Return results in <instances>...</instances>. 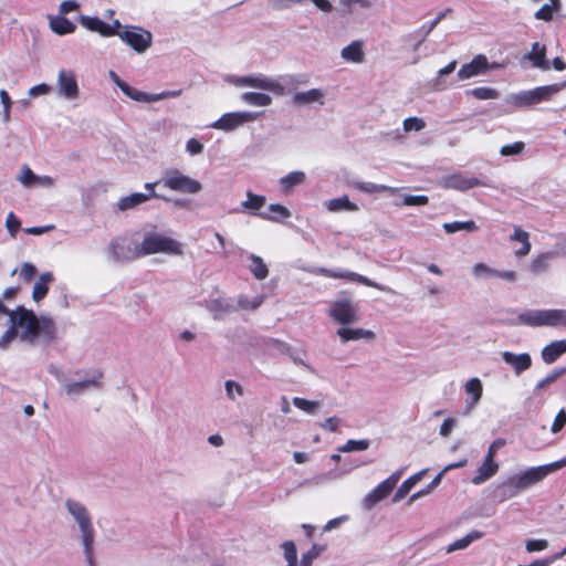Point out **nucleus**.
<instances>
[{
  "instance_id": "obj_24",
  "label": "nucleus",
  "mask_w": 566,
  "mask_h": 566,
  "mask_svg": "<svg viewBox=\"0 0 566 566\" xmlns=\"http://www.w3.org/2000/svg\"><path fill=\"white\" fill-rule=\"evenodd\" d=\"M527 59L532 61L535 67L544 71L549 69V63L546 60V46L541 45L538 42L533 43L532 51L527 54Z\"/></svg>"
},
{
  "instance_id": "obj_18",
  "label": "nucleus",
  "mask_w": 566,
  "mask_h": 566,
  "mask_svg": "<svg viewBox=\"0 0 566 566\" xmlns=\"http://www.w3.org/2000/svg\"><path fill=\"white\" fill-rule=\"evenodd\" d=\"M447 186L451 189L465 191L483 184L475 177H464L461 174H454L447 178Z\"/></svg>"
},
{
  "instance_id": "obj_57",
  "label": "nucleus",
  "mask_w": 566,
  "mask_h": 566,
  "mask_svg": "<svg viewBox=\"0 0 566 566\" xmlns=\"http://www.w3.org/2000/svg\"><path fill=\"white\" fill-rule=\"evenodd\" d=\"M405 206H426L429 202V198L423 195H408L402 200Z\"/></svg>"
},
{
  "instance_id": "obj_47",
  "label": "nucleus",
  "mask_w": 566,
  "mask_h": 566,
  "mask_svg": "<svg viewBox=\"0 0 566 566\" xmlns=\"http://www.w3.org/2000/svg\"><path fill=\"white\" fill-rule=\"evenodd\" d=\"M282 548L284 552V558L286 559L287 564H297V549L295 546V543L293 541H285L282 544Z\"/></svg>"
},
{
  "instance_id": "obj_51",
  "label": "nucleus",
  "mask_w": 566,
  "mask_h": 566,
  "mask_svg": "<svg viewBox=\"0 0 566 566\" xmlns=\"http://www.w3.org/2000/svg\"><path fill=\"white\" fill-rule=\"evenodd\" d=\"M36 273H38V270L32 263L24 262L21 264L19 276L25 283H29L34 279Z\"/></svg>"
},
{
  "instance_id": "obj_14",
  "label": "nucleus",
  "mask_w": 566,
  "mask_h": 566,
  "mask_svg": "<svg viewBox=\"0 0 566 566\" xmlns=\"http://www.w3.org/2000/svg\"><path fill=\"white\" fill-rule=\"evenodd\" d=\"M60 92L66 98H76L78 96V85L73 71L62 70L59 73Z\"/></svg>"
},
{
  "instance_id": "obj_36",
  "label": "nucleus",
  "mask_w": 566,
  "mask_h": 566,
  "mask_svg": "<svg viewBox=\"0 0 566 566\" xmlns=\"http://www.w3.org/2000/svg\"><path fill=\"white\" fill-rule=\"evenodd\" d=\"M249 259L251 261L249 269L253 276L256 280H264L269 275V269L262 258L251 254Z\"/></svg>"
},
{
  "instance_id": "obj_52",
  "label": "nucleus",
  "mask_w": 566,
  "mask_h": 566,
  "mask_svg": "<svg viewBox=\"0 0 566 566\" xmlns=\"http://www.w3.org/2000/svg\"><path fill=\"white\" fill-rule=\"evenodd\" d=\"M208 310L217 315L231 312L233 306L229 303H224L221 300H211L208 303Z\"/></svg>"
},
{
  "instance_id": "obj_5",
  "label": "nucleus",
  "mask_w": 566,
  "mask_h": 566,
  "mask_svg": "<svg viewBox=\"0 0 566 566\" xmlns=\"http://www.w3.org/2000/svg\"><path fill=\"white\" fill-rule=\"evenodd\" d=\"M163 186L177 192L181 193H198L202 190V185L200 181L184 175L177 168H170L165 171L163 178L160 179Z\"/></svg>"
},
{
  "instance_id": "obj_44",
  "label": "nucleus",
  "mask_w": 566,
  "mask_h": 566,
  "mask_svg": "<svg viewBox=\"0 0 566 566\" xmlns=\"http://www.w3.org/2000/svg\"><path fill=\"white\" fill-rule=\"evenodd\" d=\"M552 256H553L552 253L546 252V253H542V254L537 255L536 258H534L531 263V271L534 273H541V272L545 271L548 266V261Z\"/></svg>"
},
{
  "instance_id": "obj_64",
  "label": "nucleus",
  "mask_w": 566,
  "mask_h": 566,
  "mask_svg": "<svg viewBox=\"0 0 566 566\" xmlns=\"http://www.w3.org/2000/svg\"><path fill=\"white\" fill-rule=\"evenodd\" d=\"M506 444V441L505 439L503 438H497L495 439L490 446H489V449H488V453H486V457H490V458H495L496 455V452L499 451V449H501L502 447H504Z\"/></svg>"
},
{
  "instance_id": "obj_33",
  "label": "nucleus",
  "mask_w": 566,
  "mask_h": 566,
  "mask_svg": "<svg viewBox=\"0 0 566 566\" xmlns=\"http://www.w3.org/2000/svg\"><path fill=\"white\" fill-rule=\"evenodd\" d=\"M51 29L60 35L73 33L76 25L65 17H56L50 22Z\"/></svg>"
},
{
  "instance_id": "obj_35",
  "label": "nucleus",
  "mask_w": 566,
  "mask_h": 566,
  "mask_svg": "<svg viewBox=\"0 0 566 566\" xmlns=\"http://www.w3.org/2000/svg\"><path fill=\"white\" fill-rule=\"evenodd\" d=\"M511 240L518 241L522 247L515 251L517 256H525L531 251V243L528 233L521 228H515L514 233L511 235Z\"/></svg>"
},
{
  "instance_id": "obj_11",
  "label": "nucleus",
  "mask_w": 566,
  "mask_h": 566,
  "mask_svg": "<svg viewBox=\"0 0 566 566\" xmlns=\"http://www.w3.org/2000/svg\"><path fill=\"white\" fill-rule=\"evenodd\" d=\"M239 84L242 86L262 88L265 91L273 92L277 95L284 94V86L281 83L263 75L243 76L239 80Z\"/></svg>"
},
{
  "instance_id": "obj_25",
  "label": "nucleus",
  "mask_w": 566,
  "mask_h": 566,
  "mask_svg": "<svg viewBox=\"0 0 566 566\" xmlns=\"http://www.w3.org/2000/svg\"><path fill=\"white\" fill-rule=\"evenodd\" d=\"M337 335L340 337L343 342H349V340H357L360 338L365 339H374L375 333L369 329H363V328H347V327H340L337 331Z\"/></svg>"
},
{
  "instance_id": "obj_37",
  "label": "nucleus",
  "mask_w": 566,
  "mask_h": 566,
  "mask_svg": "<svg viewBox=\"0 0 566 566\" xmlns=\"http://www.w3.org/2000/svg\"><path fill=\"white\" fill-rule=\"evenodd\" d=\"M242 101L254 106H269L272 97L264 93L245 92L241 96Z\"/></svg>"
},
{
  "instance_id": "obj_23",
  "label": "nucleus",
  "mask_w": 566,
  "mask_h": 566,
  "mask_svg": "<svg viewBox=\"0 0 566 566\" xmlns=\"http://www.w3.org/2000/svg\"><path fill=\"white\" fill-rule=\"evenodd\" d=\"M54 280L51 272H44L40 275L38 281L34 283L32 291V298L36 303L41 302L49 292V284Z\"/></svg>"
},
{
  "instance_id": "obj_4",
  "label": "nucleus",
  "mask_w": 566,
  "mask_h": 566,
  "mask_svg": "<svg viewBox=\"0 0 566 566\" xmlns=\"http://www.w3.org/2000/svg\"><path fill=\"white\" fill-rule=\"evenodd\" d=\"M65 505L80 526L85 553L91 555L94 543V528L86 507L71 499L66 500Z\"/></svg>"
},
{
  "instance_id": "obj_42",
  "label": "nucleus",
  "mask_w": 566,
  "mask_h": 566,
  "mask_svg": "<svg viewBox=\"0 0 566 566\" xmlns=\"http://www.w3.org/2000/svg\"><path fill=\"white\" fill-rule=\"evenodd\" d=\"M549 327H566V310H549Z\"/></svg>"
},
{
  "instance_id": "obj_28",
  "label": "nucleus",
  "mask_w": 566,
  "mask_h": 566,
  "mask_svg": "<svg viewBox=\"0 0 566 566\" xmlns=\"http://www.w3.org/2000/svg\"><path fill=\"white\" fill-rule=\"evenodd\" d=\"M566 87V83H555L534 88V94L537 103L552 99V97Z\"/></svg>"
},
{
  "instance_id": "obj_49",
  "label": "nucleus",
  "mask_w": 566,
  "mask_h": 566,
  "mask_svg": "<svg viewBox=\"0 0 566 566\" xmlns=\"http://www.w3.org/2000/svg\"><path fill=\"white\" fill-rule=\"evenodd\" d=\"M293 405L307 413H315L318 408V403L316 401L300 397L293 398Z\"/></svg>"
},
{
  "instance_id": "obj_1",
  "label": "nucleus",
  "mask_w": 566,
  "mask_h": 566,
  "mask_svg": "<svg viewBox=\"0 0 566 566\" xmlns=\"http://www.w3.org/2000/svg\"><path fill=\"white\" fill-rule=\"evenodd\" d=\"M565 465L566 457L558 461L539 467H532L521 473L513 474L495 486L494 497L499 502L514 497Z\"/></svg>"
},
{
  "instance_id": "obj_17",
  "label": "nucleus",
  "mask_w": 566,
  "mask_h": 566,
  "mask_svg": "<svg viewBox=\"0 0 566 566\" xmlns=\"http://www.w3.org/2000/svg\"><path fill=\"white\" fill-rule=\"evenodd\" d=\"M103 371L95 369L91 373L90 377L82 381H75L66 385V392L69 395L82 394L86 388L93 386L99 388L102 386Z\"/></svg>"
},
{
  "instance_id": "obj_50",
  "label": "nucleus",
  "mask_w": 566,
  "mask_h": 566,
  "mask_svg": "<svg viewBox=\"0 0 566 566\" xmlns=\"http://www.w3.org/2000/svg\"><path fill=\"white\" fill-rule=\"evenodd\" d=\"M525 149V143L524 142H515L513 144H507L501 147L500 154L502 156H513L522 154Z\"/></svg>"
},
{
  "instance_id": "obj_30",
  "label": "nucleus",
  "mask_w": 566,
  "mask_h": 566,
  "mask_svg": "<svg viewBox=\"0 0 566 566\" xmlns=\"http://www.w3.org/2000/svg\"><path fill=\"white\" fill-rule=\"evenodd\" d=\"M149 200V196L142 192H134L129 196L123 197L117 202V207L120 211L133 209Z\"/></svg>"
},
{
  "instance_id": "obj_6",
  "label": "nucleus",
  "mask_w": 566,
  "mask_h": 566,
  "mask_svg": "<svg viewBox=\"0 0 566 566\" xmlns=\"http://www.w3.org/2000/svg\"><path fill=\"white\" fill-rule=\"evenodd\" d=\"M316 273L322 276H325V277L345 279L348 281H353V282L363 284L365 286L376 289L381 292L390 291L387 286H384V285L368 279L367 276H364V275L355 273V272H348V271H342V270L335 271V270H331V269H326V268H319L316 270Z\"/></svg>"
},
{
  "instance_id": "obj_12",
  "label": "nucleus",
  "mask_w": 566,
  "mask_h": 566,
  "mask_svg": "<svg viewBox=\"0 0 566 566\" xmlns=\"http://www.w3.org/2000/svg\"><path fill=\"white\" fill-rule=\"evenodd\" d=\"M111 251L118 262H128L140 258L138 244L132 248L125 239L114 240L111 243Z\"/></svg>"
},
{
  "instance_id": "obj_15",
  "label": "nucleus",
  "mask_w": 566,
  "mask_h": 566,
  "mask_svg": "<svg viewBox=\"0 0 566 566\" xmlns=\"http://www.w3.org/2000/svg\"><path fill=\"white\" fill-rule=\"evenodd\" d=\"M549 310H530L521 313L517 319L521 324L539 327L548 326Z\"/></svg>"
},
{
  "instance_id": "obj_22",
  "label": "nucleus",
  "mask_w": 566,
  "mask_h": 566,
  "mask_svg": "<svg viewBox=\"0 0 566 566\" xmlns=\"http://www.w3.org/2000/svg\"><path fill=\"white\" fill-rule=\"evenodd\" d=\"M499 471V464L493 458L485 457L482 465L479 468L478 474L472 479L473 484H481L491 479Z\"/></svg>"
},
{
  "instance_id": "obj_53",
  "label": "nucleus",
  "mask_w": 566,
  "mask_h": 566,
  "mask_svg": "<svg viewBox=\"0 0 566 566\" xmlns=\"http://www.w3.org/2000/svg\"><path fill=\"white\" fill-rule=\"evenodd\" d=\"M6 227L9 234L12 238H15L18 231L21 228V221L17 218V216L13 212H9L6 220Z\"/></svg>"
},
{
  "instance_id": "obj_43",
  "label": "nucleus",
  "mask_w": 566,
  "mask_h": 566,
  "mask_svg": "<svg viewBox=\"0 0 566 566\" xmlns=\"http://www.w3.org/2000/svg\"><path fill=\"white\" fill-rule=\"evenodd\" d=\"M324 551V545L313 544V546L302 555L300 566H312L313 560L317 558Z\"/></svg>"
},
{
  "instance_id": "obj_45",
  "label": "nucleus",
  "mask_w": 566,
  "mask_h": 566,
  "mask_svg": "<svg viewBox=\"0 0 566 566\" xmlns=\"http://www.w3.org/2000/svg\"><path fill=\"white\" fill-rule=\"evenodd\" d=\"M470 94L476 99H495L499 97V92L495 88L486 86L475 87Z\"/></svg>"
},
{
  "instance_id": "obj_20",
  "label": "nucleus",
  "mask_w": 566,
  "mask_h": 566,
  "mask_svg": "<svg viewBox=\"0 0 566 566\" xmlns=\"http://www.w3.org/2000/svg\"><path fill=\"white\" fill-rule=\"evenodd\" d=\"M78 21L84 28L92 32H97L102 36H112L113 31L108 27V23L97 17L81 15Z\"/></svg>"
},
{
  "instance_id": "obj_27",
  "label": "nucleus",
  "mask_w": 566,
  "mask_h": 566,
  "mask_svg": "<svg viewBox=\"0 0 566 566\" xmlns=\"http://www.w3.org/2000/svg\"><path fill=\"white\" fill-rule=\"evenodd\" d=\"M323 97L324 93L319 88H312L306 92L296 93L293 96V103L296 105H306L314 102H319L323 104Z\"/></svg>"
},
{
  "instance_id": "obj_21",
  "label": "nucleus",
  "mask_w": 566,
  "mask_h": 566,
  "mask_svg": "<svg viewBox=\"0 0 566 566\" xmlns=\"http://www.w3.org/2000/svg\"><path fill=\"white\" fill-rule=\"evenodd\" d=\"M566 353V339L554 340L542 349V358L546 364L555 363Z\"/></svg>"
},
{
  "instance_id": "obj_29",
  "label": "nucleus",
  "mask_w": 566,
  "mask_h": 566,
  "mask_svg": "<svg viewBox=\"0 0 566 566\" xmlns=\"http://www.w3.org/2000/svg\"><path fill=\"white\" fill-rule=\"evenodd\" d=\"M290 216V210L280 203H271L269 206V212L263 211L262 213H259L260 218L272 221H280L289 218Z\"/></svg>"
},
{
  "instance_id": "obj_3",
  "label": "nucleus",
  "mask_w": 566,
  "mask_h": 566,
  "mask_svg": "<svg viewBox=\"0 0 566 566\" xmlns=\"http://www.w3.org/2000/svg\"><path fill=\"white\" fill-rule=\"evenodd\" d=\"M138 249L140 258L156 253L182 254V248L178 241L156 232L147 233L138 244Z\"/></svg>"
},
{
  "instance_id": "obj_16",
  "label": "nucleus",
  "mask_w": 566,
  "mask_h": 566,
  "mask_svg": "<svg viewBox=\"0 0 566 566\" xmlns=\"http://www.w3.org/2000/svg\"><path fill=\"white\" fill-rule=\"evenodd\" d=\"M502 358L514 369L516 375L527 370L532 365L531 355L527 353L514 354L512 352H503Z\"/></svg>"
},
{
  "instance_id": "obj_60",
  "label": "nucleus",
  "mask_w": 566,
  "mask_h": 566,
  "mask_svg": "<svg viewBox=\"0 0 566 566\" xmlns=\"http://www.w3.org/2000/svg\"><path fill=\"white\" fill-rule=\"evenodd\" d=\"M566 423V411L564 409L559 410L556 415L554 422L552 424V432H559Z\"/></svg>"
},
{
  "instance_id": "obj_9",
  "label": "nucleus",
  "mask_w": 566,
  "mask_h": 566,
  "mask_svg": "<svg viewBox=\"0 0 566 566\" xmlns=\"http://www.w3.org/2000/svg\"><path fill=\"white\" fill-rule=\"evenodd\" d=\"M489 67L495 69L499 67L496 63L489 64V61L485 55L478 54L475 55L471 62L463 64L458 71V77L460 80H468L473 76L483 74Z\"/></svg>"
},
{
  "instance_id": "obj_31",
  "label": "nucleus",
  "mask_w": 566,
  "mask_h": 566,
  "mask_svg": "<svg viewBox=\"0 0 566 566\" xmlns=\"http://www.w3.org/2000/svg\"><path fill=\"white\" fill-rule=\"evenodd\" d=\"M326 207L332 212H338L342 210H346V211H357L358 210V206L355 202H352L349 200L348 196H346V195L343 197L331 199L326 203Z\"/></svg>"
},
{
  "instance_id": "obj_62",
  "label": "nucleus",
  "mask_w": 566,
  "mask_h": 566,
  "mask_svg": "<svg viewBox=\"0 0 566 566\" xmlns=\"http://www.w3.org/2000/svg\"><path fill=\"white\" fill-rule=\"evenodd\" d=\"M233 390H235L239 396L243 395V388L241 385H239L238 382H235L233 380H227L226 381V391H227V396L230 399H234Z\"/></svg>"
},
{
  "instance_id": "obj_56",
  "label": "nucleus",
  "mask_w": 566,
  "mask_h": 566,
  "mask_svg": "<svg viewBox=\"0 0 566 566\" xmlns=\"http://www.w3.org/2000/svg\"><path fill=\"white\" fill-rule=\"evenodd\" d=\"M357 188L359 190L364 191V192H367V193L382 192V191L390 190V188L387 187V186L376 185V184H373V182H361V184H358Z\"/></svg>"
},
{
  "instance_id": "obj_7",
  "label": "nucleus",
  "mask_w": 566,
  "mask_h": 566,
  "mask_svg": "<svg viewBox=\"0 0 566 566\" xmlns=\"http://www.w3.org/2000/svg\"><path fill=\"white\" fill-rule=\"evenodd\" d=\"M119 38L138 53L145 52L151 45V33L135 27H126Z\"/></svg>"
},
{
  "instance_id": "obj_10",
  "label": "nucleus",
  "mask_w": 566,
  "mask_h": 566,
  "mask_svg": "<svg viewBox=\"0 0 566 566\" xmlns=\"http://www.w3.org/2000/svg\"><path fill=\"white\" fill-rule=\"evenodd\" d=\"M256 118L255 114L249 112L242 113H227L223 114L217 122L212 124V127L221 130H233L247 122H252Z\"/></svg>"
},
{
  "instance_id": "obj_41",
  "label": "nucleus",
  "mask_w": 566,
  "mask_h": 566,
  "mask_svg": "<svg viewBox=\"0 0 566 566\" xmlns=\"http://www.w3.org/2000/svg\"><path fill=\"white\" fill-rule=\"evenodd\" d=\"M465 391L468 395L472 396L473 403L478 402L482 397L483 391L481 380L479 378H471L470 380H468V382L465 384Z\"/></svg>"
},
{
  "instance_id": "obj_26",
  "label": "nucleus",
  "mask_w": 566,
  "mask_h": 566,
  "mask_svg": "<svg viewBox=\"0 0 566 566\" xmlns=\"http://www.w3.org/2000/svg\"><path fill=\"white\" fill-rule=\"evenodd\" d=\"M265 201H266V199L264 196L253 193L252 191L249 190L247 192V200H244L241 203V206L244 210H247L251 214L259 217V213H262V211H260V210L264 207Z\"/></svg>"
},
{
  "instance_id": "obj_19",
  "label": "nucleus",
  "mask_w": 566,
  "mask_h": 566,
  "mask_svg": "<svg viewBox=\"0 0 566 566\" xmlns=\"http://www.w3.org/2000/svg\"><path fill=\"white\" fill-rule=\"evenodd\" d=\"M340 56L346 62L356 64L363 63L365 61L364 42L360 40L353 41L347 46L343 48Z\"/></svg>"
},
{
  "instance_id": "obj_61",
  "label": "nucleus",
  "mask_w": 566,
  "mask_h": 566,
  "mask_svg": "<svg viewBox=\"0 0 566 566\" xmlns=\"http://www.w3.org/2000/svg\"><path fill=\"white\" fill-rule=\"evenodd\" d=\"M186 149L190 155H198L202 153L203 145L197 138H190L186 144Z\"/></svg>"
},
{
  "instance_id": "obj_39",
  "label": "nucleus",
  "mask_w": 566,
  "mask_h": 566,
  "mask_svg": "<svg viewBox=\"0 0 566 566\" xmlns=\"http://www.w3.org/2000/svg\"><path fill=\"white\" fill-rule=\"evenodd\" d=\"M305 180V174L303 171H292L286 176L282 177L280 184L284 190H290L293 187L303 184Z\"/></svg>"
},
{
  "instance_id": "obj_48",
  "label": "nucleus",
  "mask_w": 566,
  "mask_h": 566,
  "mask_svg": "<svg viewBox=\"0 0 566 566\" xmlns=\"http://www.w3.org/2000/svg\"><path fill=\"white\" fill-rule=\"evenodd\" d=\"M557 10V4H544L534 14L535 19L549 22L554 18V12Z\"/></svg>"
},
{
  "instance_id": "obj_38",
  "label": "nucleus",
  "mask_w": 566,
  "mask_h": 566,
  "mask_svg": "<svg viewBox=\"0 0 566 566\" xmlns=\"http://www.w3.org/2000/svg\"><path fill=\"white\" fill-rule=\"evenodd\" d=\"M443 229L447 233H455L461 230L473 232L478 230V226L473 220L468 221H453L443 224Z\"/></svg>"
},
{
  "instance_id": "obj_34",
  "label": "nucleus",
  "mask_w": 566,
  "mask_h": 566,
  "mask_svg": "<svg viewBox=\"0 0 566 566\" xmlns=\"http://www.w3.org/2000/svg\"><path fill=\"white\" fill-rule=\"evenodd\" d=\"M423 474L424 471H420L405 480L402 484L398 488L394 501H399L403 499L411 491V489L422 479Z\"/></svg>"
},
{
  "instance_id": "obj_40",
  "label": "nucleus",
  "mask_w": 566,
  "mask_h": 566,
  "mask_svg": "<svg viewBox=\"0 0 566 566\" xmlns=\"http://www.w3.org/2000/svg\"><path fill=\"white\" fill-rule=\"evenodd\" d=\"M481 534L479 532H472L467 534L465 536L454 541L449 545L447 552L451 553L454 551H460L467 548L474 539L480 538Z\"/></svg>"
},
{
  "instance_id": "obj_55",
  "label": "nucleus",
  "mask_w": 566,
  "mask_h": 566,
  "mask_svg": "<svg viewBox=\"0 0 566 566\" xmlns=\"http://www.w3.org/2000/svg\"><path fill=\"white\" fill-rule=\"evenodd\" d=\"M424 126H426V122L419 117H408L403 120V130L405 132H411V130L419 132V130L423 129Z\"/></svg>"
},
{
  "instance_id": "obj_46",
  "label": "nucleus",
  "mask_w": 566,
  "mask_h": 566,
  "mask_svg": "<svg viewBox=\"0 0 566 566\" xmlns=\"http://www.w3.org/2000/svg\"><path fill=\"white\" fill-rule=\"evenodd\" d=\"M369 448V440H348L344 446L339 447L338 450L340 452H353V451H364Z\"/></svg>"
},
{
  "instance_id": "obj_63",
  "label": "nucleus",
  "mask_w": 566,
  "mask_h": 566,
  "mask_svg": "<svg viewBox=\"0 0 566 566\" xmlns=\"http://www.w3.org/2000/svg\"><path fill=\"white\" fill-rule=\"evenodd\" d=\"M566 555V547L557 553L553 558L548 559V558H545V559H536L534 560L533 563H531L530 565H520V566H548L551 563H553L554 560L556 559H559L562 557H564Z\"/></svg>"
},
{
  "instance_id": "obj_2",
  "label": "nucleus",
  "mask_w": 566,
  "mask_h": 566,
  "mask_svg": "<svg viewBox=\"0 0 566 566\" xmlns=\"http://www.w3.org/2000/svg\"><path fill=\"white\" fill-rule=\"evenodd\" d=\"M10 324L20 333L21 340L33 344L38 337L46 343L56 339V325L51 317H38L32 310L19 305L11 313Z\"/></svg>"
},
{
  "instance_id": "obj_13",
  "label": "nucleus",
  "mask_w": 566,
  "mask_h": 566,
  "mask_svg": "<svg viewBox=\"0 0 566 566\" xmlns=\"http://www.w3.org/2000/svg\"><path fill=\"white\" fill-rule=\"evenodd\" d=\"M399 480V474H392L385 481L380 482L367 496L366 502L368 506L375 505L381 500L386 499Z\"/></svg>"
},
{
  "instance_id": "obj_32",
  "label": "nucleus",
  "mask_w": 566,
  "mask_h": 566,
  "mask_svg": "<svg viewBox=\"0 0 566 566\" xmlns=\"http://www.w3.org/2000/svg\"><path fill=\"white\" fill-rule=\"evenodd\" d=\"M119 88L127 97L136 102H155L159 99V96H150L147 93L130 86L128 83L119 84Z\"/></svg>"
},
{
  "instance_id": "obj_59",
  "label": "nucleus",
  "mask_w": 566,
  "mask_h": 566,
  "mask_svg": "<svg viewBox=\"0 0 566 566\" xmlns=\"http://www.w3.org/2000/svg\"><path fill=\"white\" fill-rule=\"evenodd\" d=\"M515 98L520 104H523L525 106H531V105L537 104V99L535 97L534 90L522 92L518 95H516Z\"/></svg>"
},
{
  "instance_id": "obj_58",
  "label": "nucleus",
  "mask_w": 566,
  "mask_h": 566,
  "mask_svg": "<svg viewBox=\"0 0 566 566\" xmlns=\"http://www.w3.org/2000/svg\"><path fill=\"white\" fill-rule=\"evenodd\" d=\"M547 546L548 542L546 539H528L525 544V548L528 553L544 551Z\"/></svg>"
},
{
  "instance_id": "obj_54",
  "label": "nucleus",
  "mask_w": 566,
  "mask_h": 566,
  "mask_svg": "<svg viewBox=\"0 0 566 566\" xmlns=\"http://www.w3.org/2000/svg\"><path fill=\"white\" fill-rule=\"evenodd\" d=\"M39 177L28 167L23 166L19 177L20 182L25 187H31L38 181Z\"/></svg>"
},
{
  "instance_id": "obj_8",
  "label": "nucleus",
  "mask_w": 566,
  "mask_h": 566,
  "mask_svg": "<svg viewBox=\"0 0 566 566\" xmlns=\"http://www.w3.org/2000/svg\"><path fill=\"white\" fill-rule=\"evenodd\" d=\"M329 316L342 325H349L357 321V308L349 298L337 300L329 308Z\"/></svg>"
}]
</instances>
